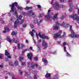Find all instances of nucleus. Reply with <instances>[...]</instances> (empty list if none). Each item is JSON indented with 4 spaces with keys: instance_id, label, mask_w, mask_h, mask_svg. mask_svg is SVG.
<instances>
[{
    "instance_id": "obj_1",
    "label": "nucleus",
    "mask_w": 79,
    "mask_h": 79,
    "mask_svg": "<svg viewBox=\"0 0 79 79\" xmlns=\"http://www.w3.org/2000/svg\"><path fill=\"white\" fill-rule=\"evenodd\" d=\"M16 9H15V13L14 14V15H16L17 18L16 20L17 21H15V23H14V25L15 29L17 27V26H18V24H23V23L24 22L23 19L21 20V19L22 18V17H23V16L20 15L19 17H18V13L17 12V11H16Z\"/></svg>"
},
{
    "instance_id": "obj_2",
    "label": "nucleus",
    "mask_w": 79,
    "mask_h": 79,
    "mask_svg": "<svg viewBox=\"0 0 79 79\" xmlns=\"http://www.w3.org/2000/svg\"><path fill=\"white\" fill-rule=\"evenodd\" d=\"M70 30L71 31V34L70 36L72 38L76 37V38H79V35H75V33L73 31L72 29V25H70Z\"/></svg>"
},
{
    "instance_id": "obj_3",
    "label": "nucleus",
    "mask_w": 79,
    "mask_h": 79,
    "mask_svg": "<svg viewBox=\"0 0 79 79\" xmlns=\"http://www.w3.org/2000/svg\"><path fill=\"white\" fill-rule=\"evenodd\" d=\"M15 6L17 7L19 6L18 4V3L15 2L14 3L12 4L11 5H10V6L11 8V10L12 12H15V11L16 10V8H15Z\"/></svg>"
},
{
    "instance_id": "obj_4",
    "label": "nucleus",
    "mask_w": 79,
    "mask_h": 79,
    "mask_svg": "<svg viewBox=\"0 0 79 79\" xmlns=\"http://www.w3.org/2000/svg\"><path fill=\"white\" fill-rule=\"evenodd\" d=\"M52 6L53 7L54 9H55L56 10H58L60 7V8H63V5H60V4L58 3V1H56L55 2L54 5H53Z\"/></svg>"
},
{
    "instance_id": "obj_5",
    "label": "nucleus",
    "mask_w": 79,
    "mask_h": 79,
    "mask_svg": "<svg viewBox=\"0 0 79 79\" xmlns=\"http://www.w3.org/2000/svg\"><path fill=\"white\" fill-rule=\"evenodd\" d=\"M56 25H54V30L55 29H58V27L56 26H63L64 25H66V26H69V24L67 23V24H66L65 23H64V22H63V23L62 24H60V23H58V22L56 21Z\"/></svg>"
},
{
    "instance_id": "obj_6",
    "label": "nucleus",
    "mask_w": 79,
    "mask_h": 79,
    "mask_svg": "<svg viewBox=\"0 0 79 79\" xmlns=\"http://www.w3.org/2000/svg\"><path fill=\"white\" fill-rule=\"evenodd\" d=\"M62 34V31H59L57 33H55L54 35V38L55 39H58V38H61V34Z\"/></svg>"
},
{
    "instance_id": "obj_7",
    "label": "nucleus",
    "mask_w": 79,
    "mask_h": 79,
    "mask_svg": "<svg viewBox=\"0 0 79 79\" xmlns=\"http://www.w3.org/2000/svg\"><path fill=\"white\" fill-rule=\"evenodd\" d=\"M28 67L29 68H31L32 69H33L35 66V64L33 62H28L27 64Z\"/></svg>"
},
{
    "instance_id": "obj_8",
    "label": "nucleus",
    "mask_w": 79,
    "mask_h": 79,
    "mask_svg": "<svg viewBox=\"0 0 79 79\" xmlns=\"http://www.w3.org/2000/svg\"><path fill=\"white\" fill-rule=\"evenodd\" d=\"M70 17L72 18H73V20L75 19V20H77V21H79V17L78 16L77 14L72 15L70 16Z\"/></svg>"
},
{
    "instance_id": "obj_9",
    "label": "nucleus",
    "mask_w": 79,
    "mask_h": 79,
    "mask_svg": "<svg viewBox=\"0 0 79 79\" xmlns=\"http://www.w3.org/2000/svg\"><path fill=\"white\" fill-rule=\"evenodd\" d=\"M38 20V19H35L34 21V24H36L37 23L38 24V26H40V23H42V21H43V20H41L39 22Z\"/></svg>"
},
{
    "instance_id": "obj_10",
    "label": "nucleus",
    "mask_w": 79,
    "mask_h": 79,
    "mask_svg": "<svg viewBox=\"0 0 79 79\" xmlns=\"http://www.w3.org/2000/svg\"><path fill=\"white\" fill-rule=\"evenodd\" d=\"M33 48L32 47H30L29 48H27L24 50L23 51H22V55H24V52H27V51H29V50H32Z\"/></svg>"
},
{
    "instance_id": "obj_11",
    "label": "nucleus",
    "mask_w": 79,
    "mask_h": 79,
    "mask_svg": "<svg viewBox=\"0 0 79 79\" xmlns=\"http://www.w3.org/2000/svg\"><path fill=\"white\" fill-rule=\"evenodd\" d=\"M42 45L43 47H45V48H44V49H45L46 48H47V47H48L47 43H45V41L44 40H43Z\"/></svg>"
},
{
    "instance_id": "obj_12",
    "label": "nucleus",
    "mask_w": 79,
    "mask_h": 79,
    "mask_svg": "<svg viewBox=\"0 0 79 79\" xmlns=\"http://www.w3.org/2000/svg\"><path fill=\"white\" fill-rule=\"evenodd\" d=\"M28 58L30 60H32V53H28L27 55Z\"/></svg>"
},
{
    "instance_id": "obj_13",
    "label": "nucleus",
    "mask_w": 79,
    "mask_h": 79,
    "mask_svg": "<svg viewBox=\"0 0 79 79\" xmlns=\"http://www.w3.org/2000/svg\"><path fill=\"white\" fill-rule=\"evenodd\" d=\"M58 13H56L53 17L52 19L53 20H55V19H58Z\"/></svg>"
},
{
    "instance_id": "obj_14",
    "label": "nucleus",
    "mask_w": 79,
    "mask_h": 79,
    "mask_svg": "<svg viewBox=\"0 0 79 79\" xmlns=\"http://www.w3.org/2000/svg\"><path fill=\"white\" fill-rule=\"evenodd\" d=\"M35 32V30L34 29H32V31L30 32L29 33L30 35H31V37H34V33Z\"/></svg>"
},
{
    "instance_id": "obj_15",
    "label": "nucleus",
    "mask_w": 79,
    "mask_h": 79,
    "mask_svg": "<svg viewBox=\"0 0 79 79\" xmlns=\"http://www.w3.org/2000/svg\"><path fill=\"white\" fill-rule=\"evenodd\" d=\"M51 77V74L50 73H47L45 75V77L46 78H49Z\"/></svg>"
},
{
    "instance_id": "obj_16",
    "label": "nucleus",
    "mask_w": 79,
    "mask_h": 79,
    "mask_svg": "<svg viewBox=\"0 0 79 79\" xmlns=\"http://www.w3.org/2000/svg\"><path fill=\"white\" fill-rule=\"evenodd\" d=\"M6 40H7V41H8L9 42H12V40H11V39H10V37L9 36H7Z\"/></svg>"
},
{
    "instance_id": "obj_17",
    "label": "nucleus",
    "mask_w": 79,
    "mask_h": 79,
    "mask_svg": "<svg viewBox=\"0 0 79 79\" xmlns=\"http://www.w3.org/2000/svg\"><path fill=\"white\" fill-rule=\"evenodd\" d=\"M42 60L44 62V64L45 65H47V64H48V61L46 59H44V58L42 59Z\"/></svg>"
},
{
    "instance_id": "obj_18",
    "label": "nucleus",
    "mask_w": 79,
    "mask_h": 79,
    "mask_svg": "<svg viewBox=\"0 0 79 79\" xmlns=\"http://www.w3.org/2000/svg\"><path fill=\"white\" fill-rule=\"evenodd\" d=\"M5 55L6 56H8V55H10V54L8 53L7 50H5Z\"/></svg>"
},
{
    "instance_id": "obj_19",
    "label": "nucleus",
    "mask_w": 79,
    "mask_h": 79,
    "mask_svg": "<svg viewBox=\"0 0 79 79\" xmlns=\"http://www.w3.org/2000/svg\"><path fill=\"white\" fill-rule=\"evenodd\" d=\"M24 73H25V76H27L28 77H30L31 74H27V73L26 72H24Z\"/></svg>"
},
{
    "instance_id": "obj_20",
    "label": "nucleus",
    "mask_w": 79,
    "mask_h": 79,
    "mask_svg": "<svg viewBox=\"0 0 79 79\" xmlns=\"http://www.w3.org/2000/svg\"><path fill=\"white\" fill-rule=\"evenodd\" d=\"M17 33L15 31H13L11 33V35H16Z\"/></svg>"
},
{
    "instance_id": "obj_21",
    "label": "nucleus",
    "mask_w": 79,
    "mask_h": 79,
    "mask_svg": "<svg viewBox=\"0 0 79 79\" xmlns=\"http://www.w3.org/2000/svg\"><path fill=\"white\" fill-rule=\"evenodd\" d=\"M9 66H14V65H13V62L11 61H10L9 63Z\"/></svg>"
},
{
    "instance_id": "obj_22",
    "label": "nucleus",
    "mask_w": 79,
    "mask_h": 79,
    "mask_svg": "<svg viewBox=\"0 0 79 79\" xmlns=\"http://www.w3.org/2000/svg\"><path fill=\"white\" fill-rule=\"evenodd\" d=\"M15 65L16 66H18L19 65V63H18V61L16 60L14 63Z\"/></svg>"
},
{
    "instance_id": "obj_23",
    "label": "nucleus",
    "mask_w": 79,
    "mask_h": 79,
    "mask_svg": "<svg viewBox=\"0 0 79 79\" xmlns=\"http://www.w3.org/2000/svg\"><path fill=\"white\" fill-rule=\"evenodd\" d=\"M35 66L36 68H39V69H41L42 68H41V67H40L39 65H38L37 64H35Z\"/></svg>"
},
{
    "instance_id": "obj_24",
    "label": "nucleus",
    "mask_w": 79,
    "mask_h": 79,
    "mask_svg": "<svg viewBox=\"0 0 79 79\" xmlns=\"http://www.w3.org/2000/svg\"><path fill=\"white\" fill-rule=\"evenodd\" d=\"M12 40L13 41L14 43H15V44H18V40H15V38L13 39Z\"/></svg>"
},
{
    "instance_id": "obj_25",
    "label": "nucleus",
    "mask_w": 79,
    "mask_h": 79,
    "mask_svg": "<svg viewBox=\"0 0 79 79\" xmlns=\"http://www.w3.org/2000/svg\"><path fill=\"white\" fill-rule=\"evenodd\" d=\"M24 59V57H19V61H21V62H22V60H23Z\"/></svg>"
},
{
    "instance_id": "obj_26",
    "label": "nucleus",
    "mask_w": 79,
    "mask_h": 79,
    "mask_svg": "<svg viewBox=\"0 0 79 79\" xmlns=\"http://www.w3.org/2000/svg\"><path fill=\"white\" fill-rule=\"evenodd\" d=\"M45 36L44 34H42V35H41L40 37V38H41L43 39H45Z\"/></svg>"
},
{
    "instance_id": "obj_27",
    "label": "nucleus",
    "mask_w": 79,
    "mask_h": 79,
    "mask_svg": "<svg viewBox=\"0 0 79 79\" xmlns=\"http://www.w3.org/2000/svg\"><path fill=\"white\" fill-rule=\"evenodd\" d=\"M4 30L5 31H10V29L9 28H8L7 27H4Z\"/></svg>"
},
{
    "instance_id": "obj_28",
    "label": "nucleus",
    "mask_w": 79,
    "mask_h": 79,
    "mask_svg": "<svg viewBox=\"0 0 79 79\" xmlns=\"http://www.w3.org/2000/svg\"><path fill=\"white\" fill-rule=\"evenodd\" d=\"M17 8L18 10H23V7L21 6H18Z\"/></svg>"
},
{
    "instance_id": "obj_29",
    "label": "nucleus",
    "mask_w": 79,
    "mask_h": 79,
    "mask_svg": "<svg viewBox=\"0 0 79 79\" xmlns=\"http://www.w3.org/2000/svg\"><path fill=\"white\" fill-rule=\"evenodd\" d=\"M36 35L37 38H38V37H39V35L40 37L42 35H41V33L40 32H39V34H38L37 33H36Z\"/></svg>"
},
{
    "instance_id": "obj_30",
    "label": "nucleus",
    "mask_w": 79,
    "mask_h": 79,
    "mask_svg": "<svg viewBox=\"0 0 79 79\" xmlns=\"http://www.w3.org/2000/svg\"><path fill=\"white\" fill-rule=\"evenodd\" d=\"M32 7H28L27 6L25 8V10H29V9H32Z\"/></svg>"
},
{
    "instance_id": "obj_31",
    "label": "nucleus",
    "mask_w": 79,
    "mask_h": 79,
    "mask_svg": "<svg viewBox=\"0 0 79 79\" xmlns=\"http://www.w3.org/2000/svg\"><path fill=\"white\" fill-rule=\"evenodd\" d=\"M3 54H0V59H3Z\"/></svg>"
},
{
    "instance_id": "obj_32",
    "label": "nucleus",
    "mask_w": 79,
    "mask_h": 79,
    "mask_svg": "<svg viewBox=\"0 0 79 79\" xmlns=\"http://www.w3.org/2000/svg\"><path fill=\"white\" fill-rule=\"evenodd\" d=\"M31 16L33 18H35V13L34 12H32Z\"/></svg>"
},
{
    "instance_id": "obj_33",
    "label": "nucleus",
    "mask_w": 79,
    "mask_h": 79,
    "mask_svg": "<svg viewBox=\"0 0 79 79\" xmlns=\"http://www.w3.org/2000/svg\"><path fill=\"white\" fill-rule=\"evenodd\" d=\"M66 53L67 56H69V57H71V55H70V54H69V53L68 52H67Z\"/></svg>"
},
{
    "instance_id": "obj_34",
    "label": "nucleus",
    "mask_w": 79,
    "mask_h": 79,
    "mask_svg": "<svg viewBox=\"0 0 79 79\" xmlns=\"http://www.w3.org/2000/svg\"><path fill=\"white\" fill-rule=\"evenodd\" d=\"M21 64L22 66H25L26 65V62H21Z\"/></svg>"
},
{
    "instance_id": "obj_35",
    "label": "nucleus",
    "mask_w": 79,
    "mask_h": 79,
    "mask_svg": "<svg viewBox=\"0 0 79 79\" xmlns=\"http://www.w3.org/2000/svg\"><path fill=\"white\" fill-rule=\"evenodd\" d=\"M34 60H35L36 61H38V58L37 57H34Z\"/></svg>"
},
{
    "instance_id": "obj_36",
    "label": "nucleus",
    "mask_w": 79,
    "mask_h": 79,
    "mask_svg": "<svg viewBox=\"0 0 79 79\" xmlns=\"http://www.w3.org/2000/svg\"><path fill=\"white\" fill-rule=\"evenodd\" d=\"M18 48H17V49L18 50H19V49H20V44H18Z\"/></svg>"
},
{
    "instance_id": "obj_37",
    "label": "nucleus",
    "mask_w": 79,
    "mask_h": 79,
    "mask_svg": "<svg viewBox=\"0 0 79 79\" xmlns=\"http://www.w3.org/2000/svg\"><path fill=\"white\" fill-rule=\"evenodd\" d=\"M45 17L47 18V19H49V18H50V16L47 15H45Z\"/></svg>"
},
{
    "instance_id": "obj_38",
    "label": "nucleus",
    "mask_w": 79,
    "mask_h": 79,
    "mask_svg": "<svg viewBox=\"0 0 79 79\" xmlns=\"http://www.w3.org/2000/svg\"><path fill=\"white\" fill-rule=\"evenodd\" d=\"M47 39L48 40L49 39V37H48L47 36H45V37L44 38V39Z\"/></svg>"
},
{
    "instance_id": "obj_39",
    "label": "nucleus",
    "mask_w": 79,
    "mask_h": 79,
    "mask_svg": "<svg viewBox=\"0 0 79 79\" xmlns=\"http://www.w3.org/2000/svg\"><path fill=\"white\" fill-rule=\"evenodd\" d=\"M65 36H66V32H64V34L62 35V37H65Z\"/></svg>"
},
{
    "instance_id": "obj_40",
    "label": "nucleus",
    "mask_w": 79,
    "mask_h": 79,
    "mask_svg": "<svg viewBox=\"0 0 79 79\" xmlns=\"http://www.w3.org/2000/svg\"><path fill=\"white\" fill-rule=\"evenodd\" d=\"M34 79H37V77L36 75H35L34 77Z\"/></svg>"
},
{
    "instance_id": "obj_41",
    "label": "nucleus",
    "mask_w": 79,
    "mask_h": 79,
    "mask_svg": "<svg viewBox=\"0 0 79 79\" xmlns=\"http://www.w3.org/2000/svg\"><path fill=\"white\" fill-rule=\"evenodd\" d=\"M23 27H26V26H27V24H23Z\"/></svg>"
},
{
    "instance_id": "obj_42",
    "label": "nucleus",
    "mask_w": 79,
    "mask_h": 79,
    "mask_svg": "<svg viewBox=\"0 0 79 79\" xmlns=\"http://www.w3.org/2000/svg\"><path fill=\"white\" fill-rule=\"evenodd\" d=\"M58 75H56V77L54 78H53V79H58Z\"/></svg>"
},
{
    "instance_id": "obj_43",
    "label": "nucleus",
    "mask_w": 79,
    "mask_h": 79,
    "mask_svg": "<svg viewBox=\"0 0 79 79\" xmlns=\"http://www.w3.org/2000/svg\"><path fill=\"white\" fill-rule=\"evenodd\" d=\"M0 67L1 68H2L3 67V64H2L0 65Z\"/></svg>"
},
{
    "instance_id": "obj_44",
    "label": "nucleus",
    "mask_w": 79,
    "mask_h": 79,
    "mask_svg": "<svg viewBox=\"0 0 79 79\" xmlns=\"http://www.w3.org/2000/svg\"><path fill=\"white\" fill-rule=\"evenodd\" d=\"M64 52H66V46L64 47Z\"/></svg>"
},
{
    "instance_id": "obj_45",
    "label": "nucleus",
    "mask_w": 79,
    "mask_h": 79,
    "mask_svg": "<svg viewBox=\"0 0 79 79\" xmlns=\"http://www.w3.org/2000/svg\"><path fill=\"white\" fill-rule=\"evenodd\" d=\"M30 26H31V28H33V27H34V25L32 24H30Z\"/></svg>"
},
{
    "instance_id": "obj_46",
    "label": "nucleus",
    "mask_w": 79,
    "mask_h": 79,
    "mask_svg": "<svg viewBox=\"0 0 79 79\" xmlns=\"http://www.w3.org/2000/svg\"><path fill=\"white\" fill-rule=\"evenodd\" d=\"M7 58H10V59H11V56H10V55H8L7 56Z\"/></svg>"
},
{
    "instance_id": "obj_47",
    "label": "nucleus",
    "mask_w": 79,
    "mask_h": 79,
    "mask_svg": "<svg viewBox=\"0 0 79 79\" xmlns=\"http://www.w3.org/2000/svg\"><path fill=\"white\" fill-rule=\"evenodd\" d=\"M69 11L70 12H71L72 11V7H70L69 10Z\"/></svg>"
},
{
    "instance_id": "obj_48",
    "label": "nucleus",
    "mask_w": 79,
    "mask_h": 79,
    "mask_svg": "<svg viewBox=\"0 0 79 79\" xmlns=\"http://www.w3.org/2000/svg\"><path fill=\"white\" fill-rule=\"evenodd\" d=\"M38 7L39 8H41V6L40 5H38Z\"/></svg>"
},
{
    "instance_id": "obj_49",
    "label": "nucleus",
    "mask_w": 79,
    "mask_h": 79,
    "mask_svg": "<svg viewBox=\"0 0 79 79\" xmlns=\"http://www.w3.org/2000/svg\"><path fill=\"white\" fill-rule=\"evenodd\" d=\"M32 13V10H30L29 12V14H31Z\"/></svg>"
},
{
    "instance_id": "obj_50",
    "label": "nucleus",
    "mask_w": 79,
    "mask_h": 79,
    "mask_svg": "<svg viewBox=\"0 0 79 79\" xmlns=\"http://www.w3.org/2000/svg\"><path fill=\"white\" fill-rule=\"evenodd\" d=\"M66 45V42H64L63 43V46H64V45Z\"/></svg>"
},
{
    "instance_id": "obj_51",
    "label": "nucleus",
    "mask_w": 79,
    "mask_h": 79,
    "mask_svg": "<svg viewBox=\"0 0 79 79\" xmlns=\"http://www.w3.org/2000/svg\"><path fill=\"white\" fill-rule=\"evenodd\" d=\"M65 18L64 17V16H63L62 17H61V19L63 20Z\"/></svg>"
},
{
    "instance_id": "obj_52",
    "label": "nucleus",
    "mask_w": 79,
    "mask_h": 79,
    "mask_svg": "<svg viewBox=\"0 0 79 79\" xmlns=\"http://www.w3.org/2000/svg\"><path fill=\"white\" fill-rule=\"evenodd\" d=\"M12 79H17V78L15 77H13Z\"/></svg>"
},
{
    "instance_id": "obj_53",
    "label": "nucleus",
    "mask_w": 79,
    "mask_h": 79,
    "mask_svg": "<svg viewBox=\"0 0 79 79\" xmlns=\"http://www.w3.org/2000/svg\"><path fill=\"white\" fill-rule=\"evenodd\" d=\"M43 16H44V15L42 14H41L40 15V17H43Z\"/></svg>"
},
{
    "instance_id": "obj_54",
    "label": "nucleus",
    "mask_w": 79,
    "mask_h": 79,
    "mask_svg": "<svg viewBox=\"0 0 79 79\" xmlns=\"http://www.w3.org/2000/svg\"><path fill=\"white\" fill-rule=\"evenodd\" d=\"M37 47L38 48H40V46L39 44L37 45Z\"/></svg>"
},
{
    "instance_id": "obj_55",
    "label": "nucleus",
    "mask_w": 79,
    "mask_h": 79,
    "mask_svg": "<svg viewBox=\"0 0 79 79\" xmlns=\"http://www.w3.org/2000/svg\"><path fill=\"white\" fill-rule=\"evenodd\" d=\"M1 21H2V24H4V23H5V21H3V20H2V19Z\"/></svg>"
},
{
    "instance_id": "obj_56",
    "label": "nucleus",
    "mask_w": 79,
    "mask_h": 79,
    "mask_svg": "<svg viewBox=\"0 0 79 79\" xmlns=\"http://www.w3.org/2000/svg\"><path fill=\"white\" fill-rule=\"evenodd\" d=\"M8 74H9L10 75H12V73L11 72H9L8 73Z\"/></svg>"
},
{
    "instance_id": "obj_57",
    "label": "nucleus",
    "mask_w": 79,
    "mask_h": 79,
    "mask_svg": "<svg viewBox=\"0 0 79 79\" xmlns=\"http://www.w3.org/2000/svg\"><path fill=\"white\" fill-rule=\"evenodd\" d=\"M21 45L22 46V48H23V47H24V45H23V44H21Z\"/></svg>"
},
{
    "instance_id": "obj_58",
    "label": "nucleus",
    "mask_w": 79,
    "mask_h": 79,
    "mask_svg": "<svg viewBox=\"0 0 79 79\" xmlns=\"http://www.w3.org/2000/svg\"><path fill=\"white\" fill-rule=\"evenodd\" d=\"M26 12H23V15H26Z\"/></svg>"
},
{
    "instance_id": "obj_59",
    "label": "nucleus",
    "mask_w": 79,
    "mask_h": 79,
    "mask_svg": "<svg viewBox=\"0 0 79 79\" xmlns=\"http://www.w3.org/2000/svg\"><path fill=\"white\" fill-rule=\"evenodd\" d=\"M23 72H21L20 73V75L22 76V74H23Z\"/></svg>"
},
{
    "instance_id": "obj_60",
    "label": "nucleus",
    "mask_w": 79,
    "mask_h": 79,
    "mask_svg": "<svg viewBox=\"0 0 79 79\" xmlns=\"http://www.w3.org/2000/svg\"><path fill=\"white\" fill-rule=\"evenodd\" d=\"M6 61H8V59L7 58H6V60H5Z\"/></svg>"
},
{
    "instance_id": "obj_61",
    "label": "nucleus",
    "mask_w": 79,
    "mask_h": 79,
    "mask_svg": "<svg viewBox=\"0 0 79 79\" xmlns=\"http://www.w3.org/2000/svg\"><path fill=\"white\" fill-rule=\"evenodd\" d=\"M29 2H30V1H27V3H29Z\"/></svg>"
},
{
    "instance_id": "obj_62",
    "label": "nucleus",
    "mask_w": 79,
    "mask_h": 79,
    "mask_svg": "<svg viewBox=\"0 0 79 79\" xmlns=\"http://www.w3.org/2000/svg\"><path fill=\"white\" fill-rule=\"evenodd\" d=\"M38 41L39 42H42V40H41V39H40Z\"/></svg>"
},
{
    "instance_id": "obj_63",
    "label": "nucleus",
    "mask_w": 79,
    "mask_h": 79,
    "mask_svg": "<svg viewBox=\"0 0 79 79\" xmlns=\"http://www.w3.org/2000/svg\"><path fill=\"white\" fill-rule=\"evenodd\" d=\"M61 2H64V0H60Z\"/></svg>"
},
{
    "instance_id": "obj_64",
    "label": "nucleus",
    "mask_w": 79,
    "mask_h": 79,
    "mask_svg": "<svg viewBox=\"0 0 79 79\" xmlns=\"http://www.w3.org/2000/svg\"><path fill=\"white\" fill-rule=\"evenodd\" d=\"M69 2H72V0H69Z\"/></svg>"
}]
</instances>
